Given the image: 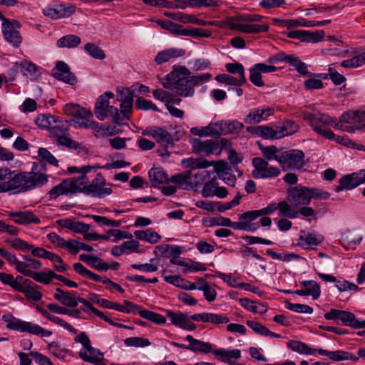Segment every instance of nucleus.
Instances as JSON below:
<instances>
[{
  "label": "nucleus",
  "instance_id": "f3484780",
  "mask_svg": "<svg viewBox=\"0 0 365 365\" xmlns=\"http://www.w3.org/2000/svg\"><path fill=\"white\" fill-rule=\"evenodd\" d=\"M166 316L170 319L173 324L182 329L193 331L196 329V325L192 323L190 320L189 317L184 313L167 310Z\"/></svg>",
  "mask_w": 365,
  "mask_h": 365
},
{
  "label": "nucleus",
  "instance_id": "f704fd0d",
  "mask_svg": "<svg viewBox=\"0 0 365 365\" xmlns=\"http://www.w3.org/2000/svg\"><path fill=\"white\" fill-rule=\"evenodd\" d=\"M287 346L293 351L301 354L312 355L316 352V349L308 346L305 343L299 341L289 340L287 342Z\"/></svg>",
  "mask_w": 365,
  "mask_h": 365
},
{
  "label": "nucleus",
  "instance_id": "680f3d73",
  "mask_svg": "<svg viewBox=\"0 0 365 365\" xmlns=\"http://www.w3.org/2000/svg\"><path fill=\"white\" fill-rule=\"evenodd\" d=\"M38 156L44 161L53 166H58V161L46 148H40L38 151Z\"/></svg>",
  "mask_w": 365,
  "mask_h": 365
},
{
  "label": "nucleus",
  "instance_id": "473e14b6",
  "mask_svg": "<svg viewBox=\"0 0 365 365\" xmlns=\"http://www.w3.org/2000/svg\"><path fill=\"white\" fill-rule=\"evenodd\" d=\"M341 322L344 326L351 327L354 329L365 328V319H357L356 316L350 312H344Z\"/></svg>",
  "mask_w": 365,
  "mask_h": 365
},
{
  "label": "nucleus",
  "instance_id": "412c9836",
  "mask_svg": "<svg viewBox=\"0 0 365 365\" xmlns=\"http://www.w3.org/2000/svg\"><path fill=\"white\" fill-rule=\"evenodd\" d=\"M56 223L63 227L68 229L76 233L88 232L90 230V225L82 222L74 221L71 218H64L58 220Z\"/></svg>",
  "mask_w": 365,
  "mask_h": 365
},
{
  "label": "nucleus",
  "instance_id": "b1692460",
  "mask_svg": "<svg viewBox=\"0 0 365 365\" xmlns=\"http://www.w3.org/2000/svg\"><path fill=\"white\" fill-rule=\"evenodd\" d=\"M282 56L281 60L289 63L292 66L294 67L298 73L303 76H312L313 73H310L307 71V66L305 63L301 61L299 58L294 55H287L284 53L279 54Z\"/></svg>",
  "mask_w": 365,
  "mask_h": 365
},
{
  "label": "nucleus",
  "instance_id": "49530a36",
  "mask_svg": "<svg viewBox=\"0 0 365 365\" xmlns=\"http://www.w3.org/2000/svg\"><path fill=\"white\" fill-rule=\"evenodd\" d=\"M56 119V117L51 114H41L36 118L35 123L38 127L47 128L50 130Z\"/></svg>",
  "mask_w": 365,
  "mask_h": 365
},
{
  "label": "nucleus",
  "instance_id": "2f4dec72",
  "mask_svg": "<svg viewBox=\"0 0 365 365\" xmlns=\"http://www.w3.org/2000/svg\"><path fill=\"white\" fill-rule=\"evenodd\" d=\"M186 339L189 341L188 350L192 351H200L202 353H210L212 351V345L208 342H204L194 339L191 335H187Z\"/></svg>",
  "mask_w": 365,
  "mask_h": 365
},
{
  "label": "nucleus",
  "instance_id": "3c124183",
  "mask_svg": "<svg viewBox=\"0 0 365 365\" xmlns=\"http://www.w3.org/2000/svg\"><path fill=\"white\" fill-rule=\"evenodd\" d=\"M84 49L87 53L94 58L103 60L106 58L103 51L93 43H88L85 45Z\"/></svg>",
  "mask_w": 365,
  "mask_h": 365
},
{
  "label": "nucleus",
  "instance_id": "a19ab883",
  "mask_svg": "<svg viewBox=\"0 0 365 365\" xmlns=\"http://www.w3.org/2000/svg\"><path fill=\"white\" fill-rule=\"evenodd\" d=\"M362 240V237L356 235L354 232L350 230L345 231L341 237V245L348 249V246L351 245H359Z\"/></svg>",
  "mask_w": 365,
  "mask_h": 365
},
{
  "label": "nucleus",
  "instance_id": "cd10ccee",
  "mask_svg": "<svg viewBox=\"0 0 365 365\" xmlns=\"http://www.w3.org/2000/svg\"><path fill=\"white\" fill-rule=\"evenodd\" d=\"M31 282L29 279H25L23 284H20L16 291L24 294L27 299L38 302L41 299L42 294L34 287L30 286Z\"/></svg>",
  "mask_w": 365,
  "mask_h": 365
},
{
  "label": "nucleus",
  "instance_id": "393cba45",
  "mask_svg": "<svg viewBox=\"0 0 365 365\" xmlns=\"http://www.w3.org/2000/svg\"><path fill=\"white\" fill-rule=\"evenodd\" d=\"M185 53V51L183 49L171 48L158 53L155 58V61L157 64L160 65L169 61L171 58L182 56Z\"/></svg>",
  "mask_w": 365,
  "mask_h": 365
},
{
  "label": "nucleus",
  "instance_id": "aec40b11",
  "mask_svg": "<svg viewBox=\"0 0 365 365\" xmlns=\"http://www.w3.org/2000/svg\"><path fill=\"white\" fill-rule=\"evenodd\" d=\"M56 292L54 294L53 297L64 306L69 307H77V299L78 296L76 295V292H65L61 288L56 289Z\"/></svg>",
  "mask_w": 365,
  "mask_h": 365
},
{
  "label": "nucleus",
  "instance_id": "f03ea898",
  "mask_svg": "<svg viewBox=\"0 0 365 365\" xmlns=\"http://www.w3.org/2000/svg\"><path fill=\"white\" fill-rule=\"evenodd\" d=\"M302 115L319 135L346 147L350 145L351 140L344 136L335 135L332 130L326 128V125H332L333 123L335 122L331 116L324 113L315 115L307 112H302Z\"/></svg>",
  "mask_w": 365,
  "mask_h": 365
},
{
  "label": "nucleus",
  "instance_id": "6e6552de",
  "mask_svg": "<svg viewBox=\"0 0 365 365\" xmlns=\"http://www.w3.org/2000/svg\"><path fill=\"white\" fill-rule=\"evenodd\" d=\"M70 124L67 120H58L57 118L49 130L51 137L57 143L70 148H77L78 143L73 140L68 132Z\"/></svg>",
  "mask_w": 365,
  "mask_h": 365
},
{
  "label": "nucleus",
  "instance_id": "39448f33",
  "mask_svg": "<svg viewBox=\"0 0 365 365\" xmlns=\"http://www.w3.org/2000/svg\"><path fill=\"white\" fill-rule=\"evenodd\" d=\"M76 181L78 192L99 198L105 197L112 193L111 188L104 187L106 181L101 173H98L91 182L86 175L76 178Z\"/></svg>",
  "mask_w": 365,
  "mask_h": 365
},
{
  "label": "nucleus",
  "instance_id": "a211bd4d",
  "mask_svg": "<svg viewBox=\"0 0 365 365\" xmlns=\"http://www.w3.org/2000/svg\"><path fill=\"white\" fill-rule=\"evenodd\" d=\"M273 114L274 109L270 107L252 108L245 117V122L247 124L259 123Z\"/></svg>",
  "mask_w": 365,
  "mask_h": 365
},
{
  "label": "nucleus",
  "instance_id": "0e129e2a",
  "mask_svg": "<svg viewBox=\"0 0 365 365\" xmlns=\"http://www.w3.org/2000/svg\"><path fill=\"white\" fill-rule=\"evenodd\" d=\"M239 301L242 307L253 313L264 314L267 312L266 309L264 310H259L258 307L255 304V302L248 298H240Z\"/></svg>",
  "mask_w": 365,
  "mask_h": 365
},
{
  "label": "nucleus",
  "instance_id": "1a4fd4ad",
  "mask_svg": "<svg viewBox=\"0 0 365 365\" xmlns=\"http://www.w3.org/2000/svg\"><path fill=\"white\" fill-rule=\"evenodd\" d=\"M252 165L254 168L252 175L256 179L272 178L280 174L278 168L269 166L267 160L259 157L252 158Z\"/></svg>",
  "mask_w": 365,
  "mask_h": 365
},
{
  "label": "nucleus",
  "instance_id": "423d86ee",
  "mask_svg": "<svg viewBox=\"0 0 365 365\" xmlns=\"http://www.w3.org/2000/svg\"><path fill=\"white\" fill-rule=\"evenodd\" d=\"M1 319L6 323V328L11 330L28 332L41 337H48L52 334L51 331L46 330L36 324L17 319L11 314H4Z\"/></svg>",
  "mask_w": 365,
  "mask_h": 365
},
{
  "label": "nucleus",
  "instance_id": "09e8293b",
  "mask_svg": "<svg viewBox=\"0 0 365 365\" xmlns=\"http://www.w3.org/2000/svg\"><path fill=\"white\" fill-rule=\"evenodd\" d=\"M226 70L228 73L236 74L238 73L240 75V78L238 79L240 80L241 82H247V79L245 75V68L244 66L240 63H227L225 65Z\"/></svg>",
  "mask_w": 365,
  "mask_h": 365
},
{
  "label": "nucleus",
  "instance_id": "ddd939ff",
  "mask_svg": "<svg viewBox=\"0 0 365 365\" xmlns=\"http://www.w3.org/2000/svg\"><path fill=\"white\" fill-rule=\"evenodd\" d=\"M76 178L63 180L51 189L48 195L50 200H55L61 195H71L78 193Z\"/></svg>",
  "mask_w": 365,
  "mask_h": 365
},
{
  "label": "nucleus",
  "instance_id": "20e7f679",
  "mask_svg": "<svg viewBox=\"0 0 365 365\" xmlns=\"http://www.w3.org/2000/svg\"><path fill=\"white\" fill-rule=\"evenodd\" d=\"M330 195L321 189L297 185L287 189V200L293 207L308 205L312 199H328Z\"/></svg>",
  "mask_w": 365,
  "mask_h": 365
},
{
  "label": "nucleus",
  "instance_id": "c756f323",
  "mask_svg": "<svg viewBox=\"0 0 365 365\" xmlns=\"http://www.w3.org/2000/svg\"><path fill=\"white\" fill-rule=\"evenodd\" d=\"M194 150L197 153H203L207 155L214 153L218 149V144L213 140H195L193 144Z\"/></svg>",
  "mask_w": 365,
  "mask_h": 365
},
{
  "label": "nucleus",
  "instance_id": "f8f14e48",
  "mask_svg": "<svg viewBox=\"0 0 365 365\" xmlns=\"http://www.w3.org/2000/svg\"><path fill=\"white\" fill-rule=\"evenodd\" d=\"M76 11L73 6H66L58 3H51L43 9V14L51 19H58L71 16Z\"/></svg>",
  "mask_w": 365,
  "mask_h": 365
},
{
  "label": "nucleus",
  "instance_id": "69168bd1",
  "mask_svg": "<svg viewBox=\"0 0 365 365\" xmlns=\"http://www.w3.org/2000/svg\"><path fill=\"white\" fill-rule=\"evenodd\" d=\"M6 242L15 250H21L22 252L30 250V249L32 248V245L29 244L20 238H15L12 240H7Z\"/></svg>",
  "mask_w": 365,
  "mask_h": 365
},
{
  "label": "nucleus",
  "instance_id": "ea45409f",
  "mask_svg": "<svg viewBox=\"0 0 365 365\" xmlns=\"http://www.w3.org/2000/svg\"><path fill=\"white\" fill-rule=\"evenodd\" d=\"M300 286L304 288L307 296H312L313 299H317L321 294V289L319 284L314 280L303 281Z\"/></svg>",
  "mask_w": 365,
  "mask_h": 365
},
{
  "label": "nucleus",
  "instance_id": "f257e3e1",
  "mask_svg": "<svg viewBox=\"0 0 365 365\" xmlns=\"http://www.w3.org/2000/svg\"><path fill=\"white\" fill-rule=\"evenodd\" d=\"M34 163L32 170L30 172H21L17 174H13L9 180L2 182V187L0 191H14V193L24 192L28 190L40 187L48 182V175H46L45 164L41 165L40 170H36Z\"/></svg>",
  "mask_w": 365,
  "mask_h": 365
},
{
  "label": "nucleus",
  "instance_id": "603ef678",
  "mask_svg": "<svg viewBox=\"0 0 365 365\" xmlns=\"http://www.w3.org/2000/svg\"><path fill=\"white\" fill-rule=\"evenodd\" d=\"M212 165H214L213 173H216L217 174L218 178H220V175L222 174L224 176L227 175L232 173V170L229 164L224 160H219L217 162H214Z\"/></svg>",
  "mask_w": 365,
  "mask_h": 365
},
{
  "label": "nucleus",
  "instance_id": "4c0bfd02",
  "mask_svg": "<svg viewBox=\"0 0 365 365\" xmlns=\"http://www.w3.org/2000/svg\"><path fill=\"white\" fill-rule=\"evenodd\" d=\"M278 207L277 203L272 202L262 209L247 211L245 217L250 219H257L259 217L271 215L278 209Z\"/></svg>",
  "mask_w": 365,
  "mask_h": 365
},
{
  "label": "nucleus",
  "instance_id": "0eeeda50",
  "mask_svg": "<svg viewBox=\"0 0 365 365\" xmlns=\"http://www.w3.org/2000/svg\"><path fill=\"white\" fill-rule=\"evenodd\" d=\"M113 98L114 94L110 91H106L101 95L96 101L94 113L100 120L111 117L113 123L120 124L121 119L118 108L109 105V99Z\"/></svg>",
  "mask_w": 365,
  "mask_h": 365
},
{
  "label": "nucleus",
  "instance_id": "c85d7f7f",
  "mask_svg": "<svg viewBox=\"0 0 365 365\" xmlns=\"http://www.w3.org/2000/svg\"><path fill=\"white\" fill-rule=\"evenodd\" d=\"M316 352H317L319 355L326 356L330 360L334 361H341L352 359V355L349 352L343 350H336L331 351L323 349H316Z\"/></svg>",
  "mask_w": 365,
  "mask_h": 365
},
{
  "label": "nucleus",
  "instance_id": "7ed1b4c3",
  "mask_svg": "<svg viewBox=\"0 0 365 365\" xmlns=\"http://www.w3.org/2000/svg\"><path fill=\"white\" fill-rule=\"evenodd\" d=\"M190 71L185 66H179L173 69L166 76L163 86L165 88L175 91L177 95L182 97L193 96L195 89L188 81Z\"/></svg>",
  "mask_w": 365,
  "mask_h": 365
},
{
  "label": "nucleus",
  "instance_id": "338daca9",
  "mask_svg": "<svg viewBox=\"0 0 365 365\" xmlns=\"http://www.w3.org/2000/svg\"><path fill=\"white\" fill-rule=\"evenodd\" d=\"M247 325L250 327L257 334L266 336V334L269 333V329L263 326L258 322L253 320H247L246 322Z\"/></svg>",
  "mask_w": 365,
  "mask_h": 365
},
{
  "label": "nucleus",
  "instance_id": "72a5a7b5",
  "mask_svg": "<svg viewBox=\"0 0 365 365\" xmlns=\"http://www.w3.org/2000/svg\"><path fill=\"white\" fill-rule=\"evenodd\" d=\"M134 236L138 240H144L151 244L156 243L161 239V236L152 229L136 230L134 232Z\"/></svg>",
  "mask_w": 365,
  "mask_h": 365
},
{
  "label": "nucleus",
  "instance_id": "5fc2aeb1",
  "mask_svg": "<svg viewBox=\"0 0 365 365\" xmlns=\"http://www.w3.org/2000/svg\"><path fill=\"white\" fill-rule=\"evenodd\" d=\"M215 80L220 83H225L226 85L236 86H240L245 83V82H241L240 79L225 73L216 76Z\"/></svg>",
  "mask_w": 365,
  "mask_h": 365
},
{
  "label": "nucleus",
  "instance_id": "6e6d98bb",
  "mask_svg": "<svg viewBox=\"0 0 365 365\" xmlns=\"http://www.w3.org/2000/svg\"><path fill=\"white\" fill-rule=\"evenodd\" d=\"M75 342L79 343L83 346V349H86L89 351V354H94L95 349L91 346V342L86 332L83 331L78 334L75 339Z\"/></svg>",
  "mask_w": 365,
  "mask_h": 365
},
{
  "label": "nucleus",
  "instance_id": "37998d69",
  "mask_svg": "<svg viewBox=\"0 0 365 365\" xmlns=\"http://www.w3.org/2000/svg\"><path fill=\"white\" fill-rule=\"evenodd\" d=\"M238 27H240V31L245 34H259L267 32L269 29L267 24H241Z\"/></svg>",
  "mask_w": 365,
  "mask_h": 365
},
{
  "label": "nucleus",
  "instance_id": "bf43d9fd",
  "mask_svg": "<svg viewBox=\"0 0 365 365\" xmlns=\"http://www.w3.org/2000/svg\"><path fill=\"white\" fill-rule=\"evenodd\" d=\"M229 322V318L224 314L209 312L207 313V323H210L214 325H219L221 324H227Z\"/></svg>",
  "mask_w": 365,
  "mask_h": 365
},
{
  "label": "nucleus",
  "instance_id": "4be33fe9",
  "mask_svg": "<svg viewBox=\"0 0 365 365\" xmlns=\"http://www.w3.org/2000/svg\"><path fill=\"white\" fill-rule=\"evenodd\" d=\"M211 352L215 356L220 358V359L225 363H227L230 365H235V362L231 359H237L241 357V351L240 349H234L228 350L225 349H219L212 350Z\"/></svg>",
  "mask_w": 365,
  "mask_h": 365
},
{
  "label": "nucleus",
  "instance_id": "e433bc0d",
  "mask_svg": "<svg viewBox=\"0 0 365 365\" xmlns=\"http://www.w3.org/2000/svg\"><path fill=\"white\" fill-rule=\"evenodd\" d=\"M277 205L279 206V217H287L291 219L297 217L298 211L295 210L297 207H293L287 200L279 202Z\"/></svg>",
  "mask_w": 365,
  "mask_h": 365
},
{
  "label": "nucleus",
  "instance_id": "79ce46f5",
  "mask_svg": "<svg viewBox=\"0 0 365 365\" xmlns=\"http://www.w3.org/2000/svg\"><path fill=\"white\" fill-rule=\"evenodd\" d=\"M266 253L272 259H279L282 262H289L294 260H298L301 257L295 253H277L271 249H267Z\"/></svg>",
  "mask_w": 365,
  "mask_h": 365
},
{
  "label": "nucleus",
  "instance_id": "774afa93",
  "mask_svg": "<svg viewBox=\"0 0 365 365\" xmlns=\"http://www.w3.org/2000/svg\"><path fill=\"white\" fill-rule=\"evenodd\" d=\"M29 355L33 358L34 361L38 365H53L51 361L46 356L43 355L38 351H31Z\"/></svg>",
  "mask_w": 365,
  "mask_h": 365
},
{
  "label": "nucleus",
  "instance_id": "7c9ffc66",
  "mask_svg": "<svg viewBox=\"0 0 365 365\" xmlns=\"http://www.w3.org/2000/svg\"><path fill=\"white\" fill-rule=\"evenodd\" d=\"M214 161H208L203 158H189L182 160L181 164L185 168L190 170L207 168L212 165Z\"/></svg>",
  "mask_w": 365,
  "mask_h": 365
},
{
  "label": "nucleus",
  "instance_id": "9d476101",
  "mask_svg": "<svg viewBox=\"0 0 365 365\" xmlns=\"http://www.w3.org/2000/svg\"><path fill=\"white\" fill-rule=\"evenodd\" d=\"M20 24L14 20L4 19L1 30L4 39L14 47H18L22 41V37L19 34Z\"/></svg>",
  "mask_w": 365,
  "mask_h": 365
},
{
  "label": "nucleus",
  "instance_id": "6ab92c4d",
  "mask_svg": "<svg viewBox=\"0 0 365 365\" xmlns=\"http://www.w3.org/2000/svg\"><path fill=\"white\" fill-rule=\"evenodd\" d=\"M9 216L14 219V222L18 225H27L29 224H39L40 219L31 211L11 212Z\"/></svg>",
  "mask_w": 365,
  "mask_h": 365
},
{
  "label": "nucleus",
  "instance_id": "5701e85b",
  "mask_svg": "<svg viewBox=\"0 0 365 365\" xmlns=\"http://www.w3.org/2000/svg\"><path fill=\"white\" fill-rule=\"evenodd\" d=\"M150 180L153 187H159L160 185L170 182L168 173L162 168H153L148 172Z\"/></svg>",
  "mask_w": 365,
  "mask_h": 365
},
{
  "label": "nucleus",
  "instance_id": "13d9d810",
  "mask_svg": "<svg viewBox=\"0 0 365 365\" xmlns=\"http://www.w3.org/2000/svg\"><path fill=\"white\" fill-rule=\"evenodd\" d=\"M217 182L215 178L207 182L202 190V195L205 197H213L217 187Z\"/></svg>",
  "mask_w": 365,
  "mask_h": 365
},
{
  "label": "nucleus",
  "instance_id": "052dcab7",
  "mask_svg": "<svg viewBox=\"0 0 365 365\" xmlns=\"http://www.w3.org/2000/svg\"><path fill=\"white\" fill-rule=\"evenodd\" d=\"M135 106L139 110H152L154 111L160 112L158 107L151 101L146 100L143 97H139L135 101Z\"/></svg>",
  "mask_w": 365,
  "mask_h": 365
},
{
  "label": "nucleus",
  "instance_id": "c03bdc74",
  "mask_svg": "<svg viewBox=\"0 0 365 365\" xmlns=\"http://www.w3.org/2000/svg\"><path fill=\"white\" fill-rule=\"evenodd\" d=\"M47 308L51 312L59 314H67L73 317H79L81 311L80 309H69L63 307H61L56 304H48Z\"/></svg>",
  "mask_w": 365,
  "mask_h": 365
},
{
  "label": "nucleus",
  "instance_id": "dca6fc26",
  "mask_svg": "<svg viewBox=\"0 0 365 365\" xmlns=\"http://www.w3.org/2000/svg\"><path fill=\"white\" fill-rule=\"evenodd\" d=\"M143 135H151L158 143L164 145L165 151L169 146L174 145L173 135L163 128L155 126L148 128L145 131L143 132Z\"/></svg>",
  "mask_w": 365,
  "mask_h": 365
},
{
  "label": "nucleus",
  "instance_id": "8fccbe9b",
  "mask_svg": "<svg viewBox=\"0 0 365 365\" xmlns=\"http://www.w3.org/2000/svg\"><path fill=\"white\" fill-rule=\"evenodd\" d=\"M299 244L304 249H309L312 246L318 245L320 242L314 234H305L300 235Z\"/></svg>",
  "mask_w": 365,
  "mask_h": 365
},
{
  "label": "nucleus",
  "instance_id": "bb28decb",
  "mask_svg": "<svg viewBox=\"0 0 365 365\" xmlns=\"http://www.w3.org/2000/svg\"><path fill=\"white\" fill-rule=\"evenodd\" d=\"M170 181L177 185L180 188L187 190L192 187L191 171L187 170L173 175Z\"/></svg>",
  "mask_w": 365,
  "mask_h": 365
},
{
  "label": "nucleus",
  "instance_id": "2eb2a0df",
  "mask_svg": "<svg viewBox=\"0 0 365 365\" xmlns=\"http://www.w3.org/2000/svg\"><path fill=\"white\" fill-rule=\"evenodd\" d=\"M120 93V97L118 99L121 102L120 105V111L121 123H123L125 120H128L130 115L132 112L133 103V92L129 89L123 88L118 91Z\"/></svg>",
  "mask_w": 365,
  "mask_h": 365
},
{
  "label": "nucleus",
  "instance_id": "4d7b16f0",
  "mask_svg": "<svg viewBox=\"0 0 365 365\" xmlns=\"http://www.w3.org/2000/svg\"><path fill=\"white\" fill-rule=\"evenodd\" d=\"M48 348L53 355L59 359H64L68 352V349L62 348L57 341L48 344Z\"/></svg>",
  "mask_w": 365,
  "mask_h": 365
},
{
  "label": "nucleus",
  "instance_id": "864d4df0",
  "mask_svg": "<svg viewBox=\"0 0 365 365\" xmlns=\"http://www.w3.org/2000/svg\"><path fill=\"white\" fill-rule=\"evenodd\" d=\"M124 344L127 346L145 347L150 345V342L148 339L138 336H133L126 338Z\"/></svg>",
  "mask_w": 365,
  "mask_h": 365
},
{
  "label": "nucleus",
  "instance_id": "58836bf2",
  "mask_svg": "<svg viewBox=\"0 0 365 365\" xmlns=\"http://www.w3.org/2000/svg\"><path fill=\"white\" fill-rule=\"evenodd\" d=\"M81 42V38L76 35H66L60 38L57 42L56 46L58 48H75L77 47Z\"/></svg>",
  "mask_w": 365,
  "mask_h": 365
},
{
  "label": "nucleus",
  "instance_id": "c9c22d12",
  "mask_svg": "<svg viewBox=\"0 0 365 365\" xmlns=\"http://www.w3.org/2000/svg\"><path fill=\"white\" fill-rule=\"evenodd\" d=\"M246 215L247 212L240 215L239 220L240 221L239 222L237 230L251 232L257 231L259 229V225L257 222H252V221L256 219H250L245 217Z\"/></svg>",
  "mask_w": 365,
  "mask_h": 365
},
{
  "label": "nucleus",
  "instance_id": "4468645a",
  "mask_svg": "<svg viewBox=\"0 0 365 365\" xmlns=\"http://www.w3.org/2000/svg\"><path fill=\"white\" fill-rule=\"evenodd\" d=\"M52 76L58 81L73 86L77 83V78L71 71L67 63L58 61L52 69Z\"/></svg>",
  "mask_w": 365,
  "mask_h": 365
},
{
  "label": "nucleus",
  "instance_id": "a878e982",
  "mask_svg": "<svg viewBox=\"0 0 365 365\" xmlns=\"http://www.w3.org/2000/svg\"><path fill=\"white\" fill-rule=\"evenodd\" d=\"M359 185L360 182L357 180L356 173L347 174L339 180V185L336 187L335 191L339 192L344 190H352Z\"/></svg>",
  "mask_w": 365,
  "mask_h": 365
},
{
  "label": "nucleus",
  "instance_id": "de8ad7c7",
  "mask_svg": "<svg viewBox=\"0 0 365 365\" xmlns=\"http://www.w3.org/2000/svg\"><path fill=\"white\" fill-rule=\"evenodd\" d=\"M260 150L264 157L263 159H264L267 161L274 160H277L279 163L280 155H277L278 149L277 147H275L274 145L261 147Z\"/></svg>",
  "mask_w": 365,
  "mask_h": 365
},
{
  "label": "nucleus",
  "instance_id": "a18cd8bd",
  "mask_svg": "<svg viewBox=\"0 0 365 365\" xmlns=\"http://www.w3.org/2000/svg\"><path fill=\"white\" fill-rule=\"evenodd\" d=\"M139 315L142 318L149 320L157 324H163L166 322V319L165 317L148 309H142V311L139 312Z\"/></svg>",
  "mask_w": 365,
  "mask_h": 365
},
{
  "label": "nucleus",
  "instance_id": "e2e57ef3",
  "mask_svg": "<svg viewBox=\"0 0 365 365\" xmlns=\"http://www.w3.org/2000/svg\"><path fill=\"white\" fill-rule=\"evenodd\" d=\"M51 274H52V271H48V272H33L30 277L38 282L43 283L44 284H48L52 281V276Z\"/></svg>",
  "mask_w": 365,
  "mask_h": 365
},
{
  "label": "nucleus",
  "instance_id": "9b49d317",
  "mask_svg": "<svg viewBox=\"0 0 365 365\" xmlns=\"http://www.w3.org/2000/svg\"><path fill=\"white\" fill-rule=\"evenodd\" d=\"M304 153L300 150L293 149L282 152L280 155L279 164L283 169H299L303 165Z\"/></svg>",
  "mask_w": 365,
  "mask_h": 365
}]
</instances>
